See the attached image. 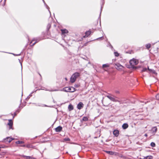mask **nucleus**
Returning <instances> with one entry per match:
<instances>
[{"label":"nucleus","instance_id":"f257e3e1","mask_svg":"<svg viewBox=\"0 0 159 159\" xmlns=\"http://www.w3.org/2000/svg\"><path fill=\"white\" fill-rule=\"evenodd\" d=\"M80 73H79L76 72L73 74L71 76L70 79V82L72 83H74L76 79L80 76Z\"/></svg>","mask_w":159,"mask_h":159},{"label":"nucleus","instance_id":"f03ea898","mask_svg":"<svg viewBox=\"0 0 159 159\" xmlns=\"http://www.w3.org/2000/svg\"><path fill=\"white\" fill-rule=\"evenodd\" d=\"M75 90V88L72 87H65L63 89L64 91L68 92H73Z\"/></svg>","mask_w":159,"mask_h":159},{"label":"nucleus","instance_id":"7ed1b4c3","mask_svg":"<svg viewBox=\"0 0 159 159\" xmlns=\"http://www.w3.org/2000/svg\"><path fill=\"white\" fill-rule=\"evenodd\" d=\"M138 63L139 61L138 60L134 59V58L130 60L129 61L130 64L132 66L137 65L138 64Z\"/></svg>","mask_w":159,"mask_h":159},{"label":"nucleus","instance_id":"20e7f679","mask_svg":"<svg viewBox=\"0 0 159 159\" xmlns=\"http://www.w3.org/2000/svg\"><path fill=\"white\" fill-rule=\"evenodd\" d=\"M115 67L117 70H122L123 67L119 63H117L115 64Z\"/></svg>","mask_w":159,"mask_h":159},{"label":"nucleus","instance_id":"39448f33","mask_svg":"<svg viewBox=\"0 0 159 159\" xmlns=\"http://www.w3.org/2000/svg\"><path fill=\"white\" fill-rule=\"evenodd\" d=\"M157 128L156 127H154L152 128L151 129L152 131V134L153 135H154L155 133L157 132Z\"/></svg>","mask_w":159,"mask_h":159},{"label":"nucleus","instance_id":"423d86ee","mask_svg":"<svg viewBox=\"0 0 159 159\" xmlns=\"http://www.w3.org/2000/svg\"><path fill=\"white\" fill-rule=\"evenodd\" d=\"M153 157L152 156H148L146 157H140L139 159H152Z\"/></svg>","mask_w":159,"mask_h":159},{"label":"nucleus","instance_id":"0eeeda50","mask_svg":"<svg viewBox=\"0 0 159 159\" xmlns=\"http://www.w3.org/2000/svg\"><path fill=\"white\" fill-rule=\"evenodd\" d=\"M83 104L81 102H80L77 106V108L79 109H80L83 107Z\"/></svg>","mask_w":159,"mask_h":159},{"label":"nucleus","instance_id":"6e6552de","mask_svg":"<svg viewBox=\"0 0 159 159\" xmlns=\"http://www.w3.org/2000/svg\"><path fill=\"white\" fill-rule=\"evenodd\" d=\"M7 124L9 126V129H13L12 127L13 124V123L11 120H9V123H8Z\"/></svg>","mask_w":159,"mask_h":159},{"label":"nucleus","instance_id":"1a4fd4ad","mask_svg":"<svg viewBox=\"0 0 159 159\" xmlns=\"http://www.w3.org/2000/svg\"><path fill=\"white\" fill-rule=\"evenodd\" d=\"M13 139H12V138L8 137L7 138L5 139V140L6 142H7L9 143Z\"/></svg>","mask_w":159,"mask_h":159},{"label":"nucleus","instance_id":"9d476101","mask_svg":"<svg viewBox=\"0 0 159 159\" xmlns=\"http://www.w3.org/2000/svg\"><path fill=\"white\" fill-rule=\"evenodd\" d=\"M62 129V127L60 126H59L55 128V131L57 132H59L61 131Z\"/></svg>","mask_w":159,"mask_h":159},{"label":"nucleus","instance_id":"9b49d317","mask_svg":"<svg viewBox=\"0 0 159 159\" xmlns=\"http://www.w3.org/2000/svg\"><path fill=\"white\" fill-rule=\"evenodd\" d=\"M35 41V40L34 39H33L32 41L31 42H30V46H33L37 42H38V41H37V40H36V41L34 42H33L34 41Z\"/></svg>","mask_w":159,"mask_h":159},{"label":"nucleus","instance_id":"f8f14e48","mask_svg":"<svg viewBox=\"0 0 159 159\" xmlns=\"http://www.w3.org/2000/svg\"><path fill=\"white\" fill-rule=\"evenodd\" d=\"M113 134L116 136H118L119 135V132L118 130H115L113 131Z\"/></svg>","mask_w":159,"mask_h":159},{"label":"nucleus","instance_id":"ddd939ff","mask_svg":"<svg viewBox=\"0 0 159 159\" xmlns=\"http://www.w3.org/2000/svg\"><path fill=\"white\" fill-rule=\"evenodd\" d=\"M107 97L110 100L113 101H116V99L110 96H107Z\"/></svg>","mask_w":159,"mask_h":159},{"label":"nucleus","instance_id":"4468645a","mask_svg":"<svg viewBox=\"0 0 159 159\" xmlns=\"http://www.w3.org/2000/svg\"><path fill=\"white\" fill-rule=\"evenodd\" d=\"M91 33V31H86L85 32V36H84V38L85 37H88L89 35Z\"/></svg>","mask_w":159,"mask_h":159},{"label":"nucleus","instance_id":"2eb2a0df","mask_svg":"<svg viewBox=\"0 0 159 159\" xmlns=\"http://www.w3.org/2000/svg\"><path fill=\"white\" fill-rule=\"evenodd\" d=\"M68 109L69 111H71L73 110V107L71 104H70L68 107Z\"/></svg>","mask_w":159,"mask_h":159},{"label":"nucleus","instance_id":"dca6fc26","mask_svg":"<svg viewBox=\"0 0 159 159\" xmlns=\"http://www.w3.org/2000/svg\"><path fill=\"white\" fill-rule=\"evenodd\" d=\"M61 33L62 34L68 33V31L66 29L61 30Z\"/></svg>","mask_w":159,"mask_h":159},{"label":"nucleus","instance_id":"f3484780","mask_svg":"<svg viewBox=\"0 0 159 159\" xmlns=\"http://www.w3.org/2000/svg\"><path fill=\"white\" fill-rule=\"evenodd\" d=\"M122 128L123 129H126L128 127V125L127 124H124L122 125Z\"/></svg>","mask_w":159,"mask_h":159},{"label":"nucleus","instance_id":"a211bd4d","mask_svg":"<svg viewBox=\"0 0 159 159\" xmlns=\"http://www.w3.org/2000/svg\"><path fill=\"white\" fill-rule=\"evenodd\" d=\"M109 66V65L107 64H103L102 65L103 68L107 67Z\"/></svg>","mask_w":159,"mask_h":159},{"label":"nucleus","instance_id":"6ab92c4d","mask_svg":"<svg viewBox=\"0 0 159 159\" xmlns=\"http://www.w3.org/2000/svg\"><path fill=\"white\" fill-rule=\"evenodd\" d=\"M106 152H107V153L110 154V155H113L114 154V152L110 151H106Z\"/></svg>","mask_w":159,"mask_h":159},{"label":"nucleus","instance_id":"aec40b11","mask_svg":"<svg viewBox=\"0 0 159 159\" xmlns=\"http://www.w3.org/2000/svg\"><path fill=\"white\" fill-rule=\"evenodd\" d=\"M26 147L28 148H33V146L31 144H28L26 145Z\"/></svg>","mask_w":159,"mask_h":159},{"label":"nucleus","instance_id":"412c9836","mask_svg":"<svg viewBox=\"0 0 159 159\" xmlns=\"http://www.w3.org/2000/svg\"><path fill=\"white\" fill-rule=\"evenodd\" d=\"M16 144H21L24 143V142L23 141H18L16 142Z\"/></svg>","mask_w":159,"mask_h":159},{"label":"nucleus","instance_id":"4be33fe9","mask_svg":"<svg viewBox=\"0 0 159 159\" xmlns=\"http://www.w3.org/2000/svg\"><path fill=\"white\" fill-rule=\"evenodd\" d=\"M70 139L69 138H65L63 139V142H65L66 141H70Z\"/></svg>","mask_w":159,"mask_h":159},{"label":"nucleus","instance_id":"5701e85b","mask_svg":"<svg viewBox=\"0 0 159 159\" xmlns=\"http://www.w3.org/2000/svg\"><path fill=\"white\" fill-rule=\"evenodd\" d=\"M151 146L152 147H154L155 146V144L154 142H152L151 143Z\"/></svg>","mask_w":159,"mask_h":159},{"label":"nucleus","instance_id":"b1692460","mask_svg":"<svg viewBox=\"0 0 159 159\" xmlns=\"http://www.w3.org/2000/svg\"><path fill=\"white\" fill-rule=\"evenodd\" d=\"M150 46L151 44H148L146 45V47L148 49H149L150 47Z\"/></svg>","mask_w":159,"mask_h":159},{"label":"nucleus","instance_id":"393cba45","mask_svg":"<svg viewBox=\"0 0 159 159\" xmlns=\"http://www.w3.org/2000/svg\"><path fill=\"white\" fill-rule=\"evenodd\" d=\"M24 157H25L26 159H31V158L32 157L30 156H24Z\"/></svg>","mask_w":159,"mask_h":159},{"label":"nucleus","instance_id":"a878e982","mask_svg":"<svg viewBox=\"0 0 159 159\" xmlns=\"http://www.w3.org/2000/svg\"><path fill=\"white\" fill-rule=\"evenodd\" d=\"M147 69L146 68H144L143 69V70H142L141 72H144L147 71Z\"/></svg>","mask_w":159,"mask_h":159},{"label":"nucleus","instance_id":"bb28decb","mask_svg":"<svg viewBox=\"0 0 159 159\" xmlns=\"http://www.w3.org/2000/svg\"><path fill=\"white\" fill-rule=\"evenodd\" d=\"M83 120L84 121H87L88 120V118L87 117H84L83 118Z\"/></svg>","mask_w":159,"mask_h":159},{"label":"nucleus","instance_id":"cd10ccee","mask_svg":"<svg viewBox=\"0 0 159 159\" xmlns=\"http://www.w3.org/2000/svg\"><path fill=\"white\" fill-rule=\"evenodd\" d=\"M114 54L115 56L116 57H118L119 55V53L117 52H115Z\"/></svg>","mask_w":159,"mask_h":159},{"label":"nucleus","instance_id":"c85d7f7f","mask_svg":"<svg viewBox=\"0 0 159 159\" xmlns=\"http://www.w3.org/2000/svg\"><path fill=\"white\" fill-rule=\"evenodd\" d=\"M48 90L49 91H58V89H54V90Z\"/></svg>","mask_w":159,"mask_h":159},{"label":"nucleus","instance_id":"c756f323","mask_svg":"<svg viewBox=\"0 0 159 159\" xmlns=\"http://www.w3.org/2000/svg\"><path fill=\"white\" fill-rule=\"evenodd\" d=\"M156 98L157 100H159V94L156 95Z\"/></svg>","mask_w":159,"mask_h":159},{"label":"nucleus","instance_id":"7c9ffc66","mask_svg":"<svg viewBox=\"0 0 159 159\" xmlns=\"http://www.w3.org/2000/svg\"><path fill=\"white\" fill-rule=\"evenodd\" d=\"M148 70L150 71V72H153L154 71V70H152V69H150L149 67L148 68Z\"/></svg>","mask_w":159,"mask_h":159},{"label":"nucleus","instance_id":"2f4dec72","mask_svg":"<svg viewBox=\"0 0 159 159\" xmlns=\"http://www.w3.org/2000/svg\"><path fill=\"white\" fill-rule=\"evenodd\" d=\"M51 27V25L50 24H48L47 26V29L48 30L50 29Z\"/></svg>","mask_w":159,"mask_h":159},{"label":"nucleus","instance_id":"473e14b6","mask_svg":"<svg viewBox=\"0 0 159 159\" xmlns=\"http://www.w3.org/2000/svg\"><path fill=\"white\" fill-rule=\"evenodd\" d=\"M144 136L146 137H147L148 136V135L147 134H145Z\"/></svg>","mask_w":159,"mask_h":159},{"label":"nucleus","instance_id":"72a5a7b5","mask_svg":"<svg viewBox=\"0 0 159 159\" xmlns=\"http://www.w3.org/2000/svg\"><path fill=\"white\" fill-rule=\"evenodd\" d=\"M21 146L25 147L26 146V145H23Z\"/></svg>","mask_w":159,"mask_h":159},{"label":"nucleus","instance_id":"f704fd0d","mask_svg":"<svg viewBox=\"0 0 159 159\" xmlns=\"http://www.w3.org/2000/svg\"><path fill=\"white\" fill-rule=\"evenodd\" d=\"M46 6L47 7V9H49V7H48V6L47 5H46Z\"/></svg>","mask_w":159,"mask_h":159},{"label":"nucleus","instance_id":"c9c22d12","mask_svg":"<svg viewBox=\"0 0 159 159\" xmlns=\"http://www.w3.org/2000/svg\"><path fill=\"white\" fill-rule=\"evenodd\" d=\"M75 87H79V86H78V85H75Z\"/></svg>","mask_w":159,"mask_h":159},{"label":"nucleus","instance_id":"e433bc0d","mask_svg":"<svg viewBox=\"0 0 159 159\" xmlns=\"http://www.w3.org/2000/svg\"><path fill=\"white\" fill-rule=\"evenodd\" d=\"M13 54L14 55H15V56H17V55H20L19 54V55H15V54Z\"/></svg>","mask_w":159,"mask_h":159},{"label":"nucleus","instance_id":"4c0bfd02","mask_svg":"<svg viewBox=\"0 0 159 159\" xmlns=\"http://www.w3.org/2000/svg\"><path fill=\"white\" fill-rule=\"evenodd\" d=\"M65 79L66 81L67 80V78H65Z\"/></svg>","mask_w":159,"mask_h":159},{"label":"nucleus","instance_id":"58836bf2","mask_svg":"<svg viewBox=\"0 0 159 159\" xmlns=\"http://www.w3.org/2000/svg\"><path fill=\"white\" fill-rule=\"evenodd\" d=\"M102 38V37H101V38H99L98 39H101Z\"/></svg>","mask_w":159,"mask_h":159},{"label":"nucleus","instance_id":"ea45409f","mask_svg":"<svg viewBox=\"0 0 159 159\" xmlns=\"http://www.w3.org/2000/svg\"><path fill=\"white\" fill-rule=\"evenodd\" d=\"M43 2L44 3V4H45V3L44 1V0H43Z\"/></svg>","mask_w":159,"mask_h":159},{"label":"nucleus","instance_id":"a19ab883","mask_svg":"<svg viewBox=\"0 0 159 159\" xmlns=\"http://www.w3.org/2000/svg\"><path fill=\"white\" fill-rule=\"evenodd\" d=\"M21 69H22V64H21Z\"/></svg>","mask_w":159,"mask_h":159}]
</instances>
